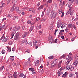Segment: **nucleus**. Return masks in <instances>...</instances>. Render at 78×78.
Masks as SVG:
<instances>
[{
  "label": "nucleus",
  "mask_w": 78,
  "mask_h": 78,
  "mask_svg": "<svg viewBox=\"0 0 78 78\" xmlns=\"http://www.w3.org/2000/svg\"><path fill=\"white\" fill-rule=\"evenodd\" d=\"M64 30H61L59 32V34H60L61 35H62V33H63L64 32Z\"/></svg>",
  "instance_id": "c756f323"
},
{
  "label": "nucleus",
  "mask_w": 78,
  "mask_h": 78,
  "mask_svg": "<svg viewBox=\"0 0 78 78\" xmlns=\"http://www.w3.org/2000/svg\"><path fill=\"white\" fill-rule=\"evenodd\" d=\"M69 77L70 78H75V75L74 74H70L69 76Z\"/></svg>",
  "instance_id": "f8f14e48"
},
{
  "label": "nucleus",
  "mask_w": 78,
  "mask_h": 78,
  "mask_svg": "<svg viewBox=\"0 0 78 78\" xmlns=\"http://www.w3.org/2000/svg\"><path fill=\"white\" fill-rule=\"evenodd\" d=\"M26 33H27L26 32L25 33V34H23L22 35V37H23V38H24V37H26V36L27 35V34H26Z\"/></svg>",
  "instance_id": "c9c22d12"
},
{
  "label": "nucleus",
  "mask_w": 78,
  "mask_h": 78,
  "mask_svg": "<svg viewBox=\"0 0 78 78\" xmlns=\"http://www.w3.org/2000/svg\"><path fill=\"white\" fill-rule=\"evenodd\" d=\"M62 9H60L59 11V14H61V13H62Z\"/></svg>",
  "instance_id": "37998d69"
},
{
  "label": "nucleus",
  "mask_w": 78,
  "mask_h": 78,
  "mask_svg": "<svg viewBox=\"0 0 78 78\" xmlns=\"http://www.w3.org/2000/svg\"><path fill=\"white\" fill-rule=\"evenodd\" d=\"M66 59L68 61L66 62V65H69L70 61L72 60V57L69 56L68 58L67 57L66 58Z\"/></svg>",
  "instance_id": "7ed1b4c3"
},
{
  "label": "nucleus",
  "mask_w": 78,
  "mask_h": 78,
  "mask_svg": "<svg viewBox=\"0 0 78 78\" xmlns=\"http://www.w3.org/2000/svg\"><path fill=\"white\" fill-rule=\"evenodd\" d=\"M13 20H16L18 19V16H15L13 17Z\"/></svg>",
  "instance_id": "f704fd0d"
},
{
  "label": "nucleus",
  "mask_w": 78,
  "mask_h": 78,
  "mask_svg": "<svg viewBox=\"0 0 78 78\" xmlns=\"http://www.w3.org/2000/svg\"><path fill=\"white\" fill-rule=\"evenodd\" d=\"M43 70V69H41V70H38V72H39L40 73H41V70Z\"/></svg>",
  "instance_id": "603ef678"
},
{
  "label": "nucleus",
  "mask_w": 78,
  "mask_h": 78,
  "mask_svg": "<svg viewBox=\"0 0 78 78\" xmlns=\"http://www.w3.org/2000/svg\"><path fill=\"white\" fill-rule=\"evenodd\" d=\"M72 55V53H69V55L68 57H69V56H70V55Z\"/></svg>",
  "instance_id": "bf43d9fd"
},
{
  "label": "nucleus",
  "mask_w": 78,
  "mask_h": 78,
  "mask_svg": "<svg viewBox=\"0 0 78 78\" xmlns=\"http://www.w3.org/2000/svg\"><path fill=\"white\" fill-rule=\"evenodd\" d=\"M51 14L52 15L51 19L53 20L56 17V15H57V13L55 12H54L53 10H52L51 12Z\"/></svg>",
  "instance_id": "f03ea898"
},
{
  "label": "nucleus",
  "mask_w": 78,
  "mask_h": 78,
  "mask_svg": "<svg viewBox=\"0 0 78 78\" xmlns=\"http://www.w3.org/2000/svg\"><path fill=\"white\" fill-rule=\"evenodd\" d=\"M71 28L72 29H73V28H74V29H76V26L74 24H73L72 26V27Z\"/></svg>",
  "instance_id": "a878e982"
},
{
  "label": "nucleus",
  "mask_w": 78,
  "mask_h": 78,
  "mask_svg": "<svg viewBox=\"0 0 78 78\" xmlns=\"http://www.w3.org/2000/svg\"><path fill=\"white\" fill-rule=\"evenodd\" d=\"M75 74H76V75H78V72H75Z\"/></svg>",
  "instance_id": "338daca9"
},
{
  "label": "nucleus",
  "mask_w": 78,
  "mask_h": 78,
  "mask_svg": "<svg viewBox=\"0 0 78 78\" xmlns=\"http://www.w3.org/2000/svg\"><path fill=\"white\" fill-rule=\"evenodd\" d=\"M37 43V41L35 40L33 41V45L34 46H36V43Z\"/></svg>",
  "instance_id": "412c9836"
},
{
  "label": "nucleus",
  "mask_w": 78,
  "mask_h": 78,
  "mask_svg": "<svg viewBox=\"0 0 78 78\" xmlns=\"http://www.w3.org/2000/svg\"><path fill=\"white\" fill-rule=\"evenodd\" d=\"M23 76H24V74H23V73H20V75H19V76L20 78H22Z\"/></svg>",
  "instance_id": "4468645a"
},
{
  "label": "nucleus",
  "mask_w": 78,
  "mask_h": 78,
  "mask_svg": "<svg viewBox=\"0 0 78 78\" xmlns=\"http://www.w3.org/2000/svg\"><path fill=\"white\" fill-rule=\"evenodd\" d=\"M40 61L41 62H44V58H40Z\"/></svg>",
  "instance_id": "7c9ffc66"
},
{
  "label": "nucleus",
  "mask_w": 78,
  "mask_h": 78,
  "mask_svg": "<svg viewBox=\"0 0 78 78\" xmlns=\"http://www.w3.org/2000/svg\"><path fill=\"white\" fill-rule=\"evenodd\" d=\"M39 64V60H38L35 63V65L36 66H38Z\"/></svg>",
  "instance_id": "6e6552de"
},
{
  "label": "nucleus",
  "mask_w": 78,
  "mask_h": 78,
  "mask_svg": "<svg viewBox=\"0 0 78 78\" xmlns=\"http://www.w3.org/2000/svg\"><path fill=\"white\" fill-rule=\"evenodd\" d=\"M2 39H3L2 40L3 42H6L8 40H9V38L7 37H6L5 36V34H4L1 37L0 40L1 41Z\"/></svg>",
  "instance_id": "f257e3e1"
},
{
  "label": "nucleus",
  "mask_w": 78,
  "mask_h": 78,
  "mask_svg": "<svg viewBox=\"0 0 78 78\" xmlns=\"http://www.w3.org/2000/svg\"><path fill=\"white\" fill-rule=\"evenodd\" d=\"M57 40H58V39H55V40L54 41L55 43H56V44L57 43Z\"/></svg>",
  "instance_id": "8fccbe9b"
},
{
  "label": "nucleus",
  "mask_w": 78,
  "mask_h": 78,
  "mask_svg": "<svg viewBox=\"0 0 78 78\" xmlns=\"http://www.w3.org/2000/svg\"><path fill=\"white\" fill-rule=\"evenodd\" d=\"M13 76L14 78H17V72H15L14 74L13 75Z\"/></svg>",
  "instance_id": "ddd939ff"
},
{
  "label": "nucleus",
  "mask_w": 78,
  "mask_h": 78,
  "mask_svg": "<svg viewBox=\"0 0 78 78\" xmlns=\"http://www.w3.org/2000/svg\"><path fill=\"white\" fill-rule=\"evenodd\" d=\"M19 37L18 36H17V35H15L14 37V39L15 40H17L18 39Z\"/></svg>",
  "instance_id": "bb28decb"
},
{
  "label": "nucleus",
  "mask_w": 78,
  "mask_h": 78,
  "mask_svg": "<svg viewBox=\"0 0 78 78\" xmlns=\"http://www.w3.org/2000/svg\"><path fill=\"white\" fill-rule=\"evenodd\" d=\"M52 2V0H48L47 3H46V5H47L48 3H51Z\"/></svg>",
  "instance_id": "5701e85b"
},
{
  "label": "nucleus",
  "mask_w": 78,
  "mask_h": 78,
  "mask_svg": "<svg viewBox=\"0 0 78 78\" xmlns=\"http://www.w3.org/2000/svg\"><path fill=\"white\" fill-rule=\"evenodd\" d=\"M38 28H39V29H41V25H40L38 27Z\"/></svg>",
  "instance_id": "69168bd1"
},
{
  "label": "nucleus",
  "mask_w": 78,
  "mask_h": 78,
  "mask_svg": "<svg viewBox=\"0 0 78 78\" xmlns=\"http://www.w3.org/2000/svg\"><path fill=\"white\" fill-rule=\"evenodd\" d=\"M28 44H29L30 45H33V44L31 42H29Z\"/></svg>",
  "instance_id": "49530a36"
},
{
  "label": "nucleus",
  "mask_w": 78,
  "mask_h": 78,
  "mask_svg": "<svg viewBox=\"0 0 78 78\" xmlns=\"http://www.w3.org/2000/svg\"><path fill=\"white\" fill-rule=\"evenodd\" d=\"M29 70L30 72H32V73L33 74H36V72H35L34 68H30L29 69Z\"/></svg>",
  "instance_id": "20e7f679"
},
{
  "label": "nucleus",
  "mask_w": 78,
  "mask_h": 78,
  "mask_svg": "<svg viewBox=\"0 0 78 78\" xmlns=\"http://www.w3.org/2000/svg\"><path fill=\"white\" fill-rule=\"evenodd\" d=\"M70 67H71V65H69L66 66V69L67 70H70Z\"/></svg>",
  "instance_id": "2eb2a0df"
},
{
  "label": "nucleus",
  "mask_w": 78,
  "mask_h": 78,
  "mask_svg": "<svg viewBox=\"0 0 78 78\" xmlns=\"http://www.w3.org/2000/svg\"><path fill=\"white\" fill-rule=\"evenodd\" d=\"M2 31V26H0V31Z\"/></svg>",
  "instance_id": "680f3d73"
},
{
  "label": "nucleus",
  "mask_w": 78,
  "mask_h": 78,
  "mask_svg": "<svg viewBox=\"0 0 78 78\" xmlns=\"http://www.w3.org/2000/svg\"><path fill=\"white\" fill-rule=\"evenodd\" d=\"M43 8H44V6L43 5H41L38 8V10H39V11H40V10L42 9Z\"/></svg>",
  "instance_id": "6ab92c4d"
},
{
  "label": "nucleus",
  "mask_w": 78,
  "mask_h": 78,
  "mask_svg": "<svg viewBox=\"0 0 78 78\" xmlns=\"http://www.w3.org/2000/svg\"><path fill=\"white\" fill-rule=\"evenodd\" d=\"M75 1L76 5H78V0H76Z\"/></svg>",
  "instance_id": "a18cd8bd"
},
{
  "label": "nucleus",
  "mask_w": 78,
  "mask_h": 78,
  "mask_svg": "<svg viewBox=\"0 0 78 78\" xmlns=\"http://www.w3.org/2000/svg\"><path fill=\"white\" fill-rule=\"evenodd\" d=\"M78 58H77L76 59L75 62L73 63V64L76 67V66L78 65Z\"/></svg>",
  "instance_id": "423d86ee"
},
{
  "label": "nucleus",
  "mask_w": 78,
  "mask_h": 78,
  "mask_svg": "<svg viewBox=\"0 0 78 78\" xmlns=\"http://www.w3.org/2000/svg\"><path fill=\"white\" fill-rule=\"evenodd\" d=\"M11 17V15H9V14H8L7 17H9V18H10Z\"/></svg>",
  "instance_id": "a19ab883"
},
{
  "label": "nucleus",
  "mask_w": 78,
  "mask_h": 78,
  "mask_svg": "<svg viewBox=\"0 0 78 78\" xmlns=\"http://www.w3.org/2000/svg\"><path fill=\"white\" fill-rule=\"evenodd\" d=\"M31 21H27V23L28 24H31Z\"/></svg>",
  "instance_id": "de8ad7c7"
},
{
  "label": "nucleus",
  "mask_w": 78,
  "mask_h": 78,
  "mask_svg": "<svg viewBox=\"0 0 78 78\" xmlns=\"http://www.w3.org/2000/svg\"><path fill=\"white\" fill-rule=\"evenodd\" d=\"M28 11H31L32 12H33V11H34V9L31 8H30L28 9Z\"/></svg>",
  "instance_id": "f3484780"
},
{
  "label": "nucleus",
  "mask_w": 78,
  "mask_h": 78,
  "mask_svg": "<svg viewBox=\"0 0 78 78\" xmlns=\"http://www.w3.org/2000/svg\"><path fill=\"white\" fill-rule=\"evenodd\" d=\"M15 9L16 11H19V7H16L15 8Z\"/></svg>",
  "instance_id": "4be33fe9"
},
{
  "label": "nucleus",
  "mask_w": 78,
  "mask_h": 78,
  "mask_svg": "<svg viewBox=\"0 0 78 78\" xmlns=\"http://www.w3.org/2000/svg\"><path fill=\"white\" fill-rule=\"evenodd\" d=\"M62 25V23L61 22H60L57 23V27L59 28V27H61V26Z\"/></svg>",
  "instance_id": "1a4fd4ad"
},
{
  "label": "nucleus",
  "mask_w": 78,
  "mask_h": 78,
  "mask_svg": "<svg viewBox=\"0 0 78 78\" xmlns=\"http://www.w3.org/2000/svg\"><path fill=\"white\" fill-rule=\"evenodd\" d=\"M27 63H30V58H28V61H27Z\"/></svg>",
  "instance_id": "79ce46f5"
},
{
  "label": "nucleus",
  "mask_w": 78,
  "mask_h": 78,
  "mask_svg": "<svg viewBox=\"0 0 78 78\" xmlns=\"http://www.w3.org/2000/svg\"><path fill=\"white\" fill-rule=\"evenodd\" d=\"M64 16V12H62V15H61V17H62Z\"/></svg>",
  "instance_id": "4d7b16f0"
},
{
  "label": "nucleus",
  "mask_w": 78,
  "mask_h": 78,
  "mask_svg": "<svg viewBox=\"0 0 78 78\" xmlns=\"http://www.w3.org/2000/svg\"><path fill=\"white\" fill-rule=\"evenodd\" d=\"M55 63L54 62H52L51 63V66L52 67H55Z\"/></svg>",
  "instance_id": "393cba45"
},
{
  "label": "nucleus",
  "mask_w": 78,
  "mask_h": 78,
  "mask_svg": "<svg viewBox=\"0 0 78 78\" xmlns=\"http://www.w3.org/2000/svg\"><path fill=\"white\" fill-rule=\"evenodd\" d=\"M63 69H62L61 68L59 70H58V72L57 73H59Z\"/></svg>",
  "instance_id": "2f4dec72"
},
{
  "label": "nucleus",
  "mask_w": 78,
  "mask_h": 78,
  "mask_svg": "<svg viewBox=\"0 0 78 78\" xmlns=\"http://www.w3.org/2000/svg\"><path fill=\"white\" fill-rule=\"evenodd\" d=\"M1 4L2 6H4L5 5V4H4V3H3V2H1Z\"/></svg>",
  "instance_id": "864d4df0"
},
{
  "label": "nucleus",
  "mask_w": 78,
  "mask_h": 78,
  "mask_svg": "<svg viewBox=\"0 0 78 78\" xmlns=\"http://www.w3.org/2000/svg\"><path fill=\"white\" fill-rule=\"evenodd\" d=\"M36 19L37 21H38V20H40L39 18H37Z\"/></svg>",
  "instance_id": "052dcab7"
},
{
  "label": "nucleus",
  "mask_w": 78,
  "mask_h": 78,
  "mask_svg": "<svg viewBox=\"0 0 78 78\" xmlns=\"http://www.w3.org/2000/svg\"><path fill=\"white\" fill-rule=\"evenodd\" d=\"M72 23H70V24H69L68 25V27L69 28H72Z\"/></svg>",
  "instance_id": "cd10ccee"
},
{
  "label": "nucleus",
  "mask_w": 78,
  "mask_h": 78,
  "mask_svg": "<svg viewBox=\"0 0 78 78\" xmlns=\"http://www.w3.org/2000/svg\"><path fill=\"white\" fill-rule=\"evenodd\" d=\"M58 31V29H56L55 31V33H56V32Z\"/></svg>",
  "instance_id": "0e129e2a"
},
{
  "label": "nucleus",
  "mask_w": 78,
  "mask_h": 78,
  "mask_svg": "<svg viewBox=\"0 0 78 78\" xmlns=\"http://www.w3.org/2000/svg\"><path fill=\"white\" fill-rule=\"evenodd\" d=\"M20 27H14L13 28V30L14 31H17L18 30H20Z\"/></svg>",
  "instance_id": "39448f33"
},
{
  "label": "nucleus",
  "mask_w": 78,
  "mask_h": 78,
  "mask_svg": "<svg viewBox=\"0 0 78 78\" xmlns=\"http://www.w3.org/2000/svg\"><path fill=\"white\" fill-rule=\"evenodd\" d=\"M53 62H54V63L55 64V65L56 64H58V60H55Z\"/></svg>",
  "instance_id": "473e14b6"
},
{
  "label": "nucleus",
  "mask_w": 78,
  "mask_h": 78,
  "mask_svg": "<svg viewBox=\"0 0 78 78\" xmlns=\"http://www.w3.org/2000/svg\"><path fill=\"white\" fill-rule=\"evenodd\" d=\"M48 58L49 59H53L54 58V56L53 55H51L48 57Z\"/></svg>",
  "instance_id": "a211bd4d"
},
{
  "label": "nucleus",
  "mask_w": 78,
  "mask_h": 78,
  "mask_svg": "<svg viewBox=\"0 0 78 78\" xmlns=\"http://www.w3.org/2000/svg\"><path fill=\"white\" fill-rule=\"evenodd\" d=\"M62 77H63V78H66V77H67V75L65 74H64L62 76Z\"/></svg>",
  "instance_id": "ea45409f"
},
{
  "label": "nucleus",
  "mask_w": 78,
  "mask_h": 78,
  "mask_svg": "<svg viewBox=\"0 0 78 78\" xmlns=\"http://www.w3.org/2000/svg\"><path fill=\"white\" fill-rule=\"evenodd\" d=\"M11 61H14V57L13 56H11L10 57Z\"/></svg>",
  "instance_id": "aec40b11"
},
{
  "label": "nucleus",
  "mask_w": 78,
  "mask_h": 78,
  "mask_svg": "<svg viewBox=\"0 0 78 78\" xmlns=\"http://www.w3.org/2000/svg\"><path fill=\"white\" fill-rule=\"evenodd\" d=\"M12 51H15V49H14V48H12Z\"/></svg>",
  "instance_id": "6e6d98bb"
},
{
  "label": "nucleus",
  "mask_w": 78,
  "mask_h": 78,
  "mask_svg": "<svg viewBox=\"0 0 78 78\" xmlns=\"http://www.w3.org/2000/svg\"><path fill=\"white\" fill-rule=\"evenodd\" d=\"M10 1H11V0H8L7 2V5H8V4L9 3V2H10Z\"/></svg>",
  "instance_id": "3c124183"
},
{
  "label": "nucleus",
  "mask_w": 78,
  "mask_h": 78,
  "mask_svg": "<svg viewBox=\"0 0 78 78\" xmlns=\"http://www.w3.org/2000/svg\"><path fill=\"white\" fill-rule=\"evenodd\" d=\"M66 26V24H63L61 27V28H64V27H65Z\"/></svg>",
  "instance_id": "72a5a7b5"
},
{
  "label": "nucleus",
  "mask_w": 78,
  "mask_h": 78,
  "mask_svg": "<svg viewBox=\"0 0 78 78\" xmlns=\"http://www.w3.org/2000/svg\"><path fill=\"white\" fill-rule=\"evenodd\" d=\"M22 42L23 43H25V44H28V42H27V40L26 39L22 41Z\"/></svg>",
  "instance_id": "dca6fc26"
},
{
  "label": "nucleus",
  "mask_w": 78,
  "mask_h": 78,
  "mask_svg": "<svg viewBox=\"0 0 78 78\" xmlns=\"http://www.w3.org/2000/svg\"><path fill=\"white\" fill-rule=\"evenodd\" d=\"M64 58V55H63L61 56L60 58Z\"/></svg>",
  "instance_id": "13d9d810"
},
{
  "label": "nucleus",
  "mask_w": 78,
  "mask_h": 78,
  "mask_svg": "<svg viewBox=\"0 0 78 78\" xmlns=\"http://www.w3.org/2000/svg\"><path fill=\"white\" fill-rule=\"evenodd\" d=\"M22 29H23V30H24V29H25V26H23L22 27Z\"/></svg>",
  "instance_id": "e2e57ef3"
},
{
  "label": "nucleus",
  "mask_w": 78,
  "mask_h": 78,
  "mask_svg": "<svg viewBox=\"0 0 78 78\" xmlns=\"http://www.w3.org/2000/svg\"><path fill=\"white\" fill-rule=\"evenodd\" d=\"M12 65H13V66H15V65H16V63H15L14 62H13L12 63Z\"/></svg>",
  "instance_id": "774afa93"
},
{
  "label": "nucleus",
  "mask_w": 78,
  "mask_h": 78,
  "mask_svg": "<svg viewBox=\"0 0 78 78\" xmlns=\"http://www.w3.org/2000/svg\"><path fill=\"white\" fill-rule=\"evenodd\" d=\"M49 39V42L50 44L51 43V44H52V43H53V41H54V40H53V39H52V37H50Z\"/></svg>",
  "instance_id": "0eeeda50"
},
{
  "label": "nucleus",
  "mask_w": 78,
  "mask_h": 78,
  "mask_svg": "<svg viewBox=\"0 0 78 78\" xmlns=\"http://www.w3.org/2000/svg\"><path fill=\"white\" fill-rule=\"evenodd\" d=\"M68 13L69 14H70L71 16H73V12H72L71 10H69L68 11Z\"/></svg>",
  "instance_id": "9d476101"
},
{
  "label": "nucleus",
  "mask_w": 78,
  "mask_h": 78,
  "mask_svg": "<svg viewBox=\"0 0 78 78\" xmlns=\"http://www.w3.org/2000/svg\"><path fill=\"white\" fill-rule=\"evenodd\" d=\"M19 32H17V33L16 34V36H19Z\"/></svg>",
  "instance_id": "c03bdc74"
},
{
  "label": "nucleus",
  "mask_w": 78,
  "mask_h": 78,
  "mask_svg": "<svg viewBox=\"0 0 78 78\" xmlns=\"http://www.w3.org/2000/svg\"><path fill=\"white\" fill-rule=\"evenodd\" d=\"M33 28H34V27L33 26L31 27L29 30L30 32H31L32 30H33Z\"/></svg>",
  "instance_id": "b1692460"
},
{
  "label": "nucleus",
  "mask_w": 78,
  "mask_h": 78,
  "mask_svg": "<svg viewBox=\"0 0 78 78\" xmlns=\"http://www.w3.org/2000/svg\"><path fill=\"white\" fill-rule=\"evenodd\" d=\"M4 68V66H3L2 67L0 68V71H2L3 68Z\"/></svg>",
  "instance_id": "4c0bfd02"
},
{
  "label": "nucleus",
  "mask_w": 78,
  "mask_h": 78,
  "mask_svg": "<svg viewBox=\"0 0 78 78\" xmlns=\"http://www.w3.org/2000/svg\"><path fill=\"white\" fill-rule=\"evenodd\" d=\"M40 5V3L39 2L37 5V6L38 7H39V5Z\"/></svg>",
  "instance_id": "5fc2aeb1"
},
{
  "label": "nucleus",
  "mask_w": 78,
  "mask_h": 78,
  "mask_svg": "<svg viewBox=\"0 0 78 78\" xmlns=\"http://www.w3.org/2000/svg\"><path fill=\"white\" fill-rule=\"evenodd\" d=\"M12 37L11 38H13V36H14V33L12 32L11 34Z\"/></svg>",
  "instance_id": "58836bf2"
},
{
  "label": "nucleus",
  "mask_w": 78,
  "mask_h": 78,
  "mask_svg": "<svg viewBox=\"0 0 78 78\" xmlns=\"http://www.w3.org/2000/svg\"><path fill=\"white\" fill-rule=\"evenodd\" d=\"M61 37L63 40H64V36H61Z\"/></svg>",
  "instance_id": "09e8293b"
},
{
  "label": "nucleus",
  "mask_w": 78,
  "mask_h": 78,
  "mask_svg": "<svg viewBox=\"0 0 78 78\" xmlns=\"http://www.w3.org/2000/svg\"><path fill=\"white\" fill-rule=\"evenodd\" d=\"M2 54H3V55H4V54H5V50H2Z\"/></svg>",
  "instance_id": "e433bc0d"
},
{
  "label": "nucleus",
  "mask_w": 78,
  "mask_h": 78,
  "mask_svg": "<svg viewBox=\"0 0 78 78\" xmlns=\"http://www.w3.org/2000/svg\"><path fill=\"white\" fill-rule=\"evenodd\" d=\"M70 69V71H73V69H74V67L72 66H71Z\"/></svg>",
  "instance_id": "c85d7f7f"
},
{
  "label": "nucleus",
  "mask_w": 78,
  "mask_h": 78,
  "mask_svg": "<svg viewBox=\"0 0 78 78\" xmlns=\"http://www.w3.org/2000/svg\"><path fill=\"white\" fill-rule=\"evenodd\" d=\"M62 60H61V61H60L58 63V69L60 67H61V64H62Z\"/></svg>",
  "instance_id": "9b49d317"
}]
</instances>
